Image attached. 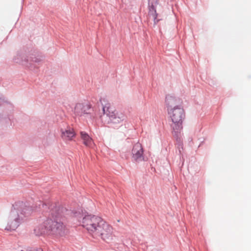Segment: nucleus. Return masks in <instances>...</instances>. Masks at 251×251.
<instances>
[{
	"instance_id": "obj_1",
	"label": "nucleus",
	"mask_w": 251,
	"mask_h": 251,
	"mask_svg": "<svg viewBox=\"0 0 251 251\" xmlns=\"http://www.w3.org/2000/svg\"><path fill=\"white\" fill-rule=\"evenodd\" d=\"M48 219L34 229L36 236L43 235H52L62 236L65 233V216L62 214L59 209V203H52L50 207Z\"/></svg>"
},
{
	"instance_id": "obj_2",
	"label": "nucleus",
	"mask_w": 251,
	"mask_h": 251,
	"mask_svg": "<svg viewBox=\"0 0 251 251\" xmlns=\"http://www.w3.org/2000/svg\"><path fill=\"white\" fill-rule=\"evenodd\" d=\"M51 204V203L47 204L40 201L36 203L35 207H32L30 206L27 202L22 201L15 202L12 205L7 226L5 229L8 231L15 230L19 226L24 218L30 215L32 211L36 210V209H39L43 212L49 213L50 209L48 208Z\"/></svg>"
},
{
	"instance_id": "obj_3",
	"label": "nucleus",
	"mask_w": 251,
	"mask_h": 251,
	"mask_svg": "<svg viewBox=\"0 0 251 251\" xmlns=\"http://www.w3.org/2000/svg\"><path fill=\"white\" fill-rule=\"evenodd\" d=\"M81 225L90 234L100 236L106 242L112 238V227L100 217L87 213L82 218Z\"/></svg>"
},
{
	"instance_id": "obj_4",
	"label": "nucleus",
	"mask_w": 251,
	"mask_h": 251,
	"mask_svg": "<svg viewBox=\"0 0 251 251\" xmlns=\"http://www.w3.org/2000/svg\"><path fill=\"white\" fill-rule=\"evenodd\" d=\"M43 60L41 54L36 50H31L28 55L25 51H17L16 55L13 58L15 63L25 66L30 70L38 68L39 63Z\"/></svg>"
},
{
	"instance_id": "obj_5",
	"label": "nucleus",
	"mask_w": 251,
	"mask_h": 251,
	"mask_svg": "<svg viewBox=\"0 0 251 251\" xmlns=\"http://www.w3.org/2000/svg\"><path fill=\"white\" fill-rule=\"evenodd\" d=\"M103 115L101 120L109 127L118 129L123 125V122L126 120V116L122 112L116 110H112L111 108L102 107Z\"/></svg>"
},
{
	"instance_id": "obj_6",
	"label": "nucleus",
	"mask_w": 251,
	"mask_h": 251,
	"mask_svg": "<svg viewBox=\"0 0 251 251\" xmlns=\"http://www.w3.org/2000/svg\"><path fill=\"white\" fill-rule=\"evenodd\" d=\"M0 106L4 107L10 112L13 110V104L5 100L4 98L1 97H0ZM15 119L11 113L0 115V122L5 127H13L15 125Z\"/></svg>"
},
{
	"instance_id": "obj_7",
	"label": "nucleus",
	"mask_w": 251,
	"mask_h": 251,
	"mask_svg": "<svg viewBox=\"0 0 251 251\" xmlns=\"http://www.w3.org/2000/svg\"><path fill=\"white\" fill-rule=\"evenodd\" d=\"M168 114L174 123L172 127H175V129H182V121L185 116L183 108L180 105H176L168 111Z\"/></svg>"
},
{
	"instance_id": "obj_8",
	"label": "nucleus",
	"mask_w": 251,
	"mask_h": 251,
	"mask_svg": "<svg viewBox=\"0 0 251 251\" xmlns=\"http://www.w3.org/2000/svg\"><path fill=\"white\" fill-rule=\"evenodd\" d=\"M59 209L61 210L62 214L65 216V220L68 219V217L74 218L80 225L82 223V218L87 213L85 211H83L81 208L68 209L59 205Z\"/></svg>"
},
{
	"instance_id": "obj_9",
	"label": "nucleus",
	"mask_w": 251,
	"mask_h": 251,
	"mask_svg": "<svg viewBox=\"0 0 251 251\" xmlns=\"http://www.w3.org/2000/svg\"><path fill=\"white\" fill-rule=\"evenodd\" d=\"M172 128L173 136L176 139V145L178 150L179 163L178 165L181 169L183 167L184 162L183 155L181 154V150H183V143L181 139V130L182 129H177V128L175 129V127H172Z\"/></svg>"
},
{
	"instance_id": "obj_10",
	"label": "nucleus",
	"mask_w": 251,
	"mask_h": 251,
	"mask_svg": "<svg viewBox=\"0 0 251 251\" xmlns=\"http://www.w3.org/2000/svg\"><path fill=\"white\" fill-rule=\"evenodd\" d=\"M143 153L144 149L142 145L139 142L135 144L133 146L131 151L132 161L139 163L143 161L144 160Z\"/></svg>"
},
{
	"instance_id": "obj_11",
	"label": "nucleus",
	"mask_w": 251,
	"mask_h": 251,
	"mask_svg": "<svg viewBox=\"0 0 251 251\" xmlns=\"http://www.w3.org/2000/svg\"><path fill=\"white\" fill-rule=\"evenodd\" d=\"M92 111L90 104L78 103L75 105L74 113L76 116H82L86 115L88 118H92L91 111Z\"/></svg>"
},
{
	"instance_id": "obj_12",
	"label": "nucleus",
	"mask_w": 251,
	"mask_h": 251,
	"mask_svg": "<svg viewBox=\"0 0 251 251\" xmlns=\"http://www.w3.org/2000/svg\"><path fill=\"white\" fill-rule=\"evenodd\" d=\"M149 14L151 15L153 18L154 24H156L159 21L157 19V13L156 7L159 3V0H148Z\"/></svg>"
},
{
	"instance_id": "obj_13",
	"label": "nucleus",
	"mask_w": 251,
	"mask_h": 251,
	"mask_svg": "<svg viewBox=\"0 0 251 251\" xmlns=\"http://www.w3.org/2000/svg\"><path fill=\"white\" fill-rule=\"evenodd\" d=\"M179 99L176 98L168 95L166 96V105L168 108V111H169L170 109L173 108L175 106L178 105L177 104L179 103Z\"/></svg>"
},
{
	"instance_id": "obj_14",
	"label": "nucleus",
	"mask_w": 251,
	"mask_h": 251,
	"mask_svg": "<svg viewBox=\"0 0 251 251\" xmlns=\"http://www.w3.org/2000/svg\"><path fill=\"white\" fill-rule=\"evenodd\" d=\"M80 135L81 139L83 141V144L86 146H89L92 143V139L89 134L85 131H81Z\"/></svg>"
},
{
	"instance_id": "obj_15",
	"label": "nucleus",
	"mask_w": 251,
	"mask_h": 251,
	"mask_svg": "<svg viewBox=\"0 0 251 251\" xmlns=\"http://www.w3.org/2000/svg\"><path fill=\"white\" fill-rule=\"evenodd\" d=\"M62 136L66 138L68 140H71L75 136V133L73 130L66 129L63 130L62 129Z\"/></svg>"
},
{
	"instance_id": "obj_16",
	"label": "nucleus",
	"mask_w": 251,
	"mask_h": 251,
	"mask_svg": "<svg viewBox=\"0 0 251 251\" xmlns=\"http://www.w3.org/2000/svg\"><path fill=\"white\" fill-rule=\"evenodd\" d=\"M26 251H43L40 248L31 247L26 249Z\"/></svg>"
},
{
	"instance_id": "obj_17",
	"label": "nucleus",
	"mask_w": 251,
	"mask_h": 251,
	"mask_svg": "<svg viewBox=\"0 0 251 251\" xmlns=\"http://www.w3.org/2000/svg\"><path fill=\"white\" fill-rule=\"evenodd\" d=\"M25 251L24 250H22V249H21L20 251Z\"/></svg>"
}]
</instances>
